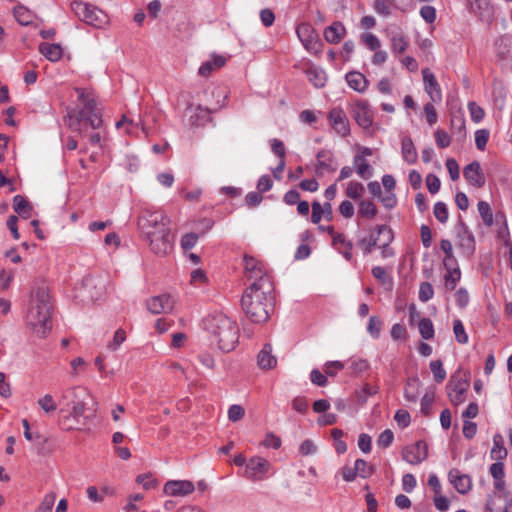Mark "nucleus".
<instances>
[{
	"instance_id": "obj_7",
	"label": "nucleus",
	"mask_w": 512,
	"mask_h": 512,
	"mask_svg": "<svg viewBox=\"0 0 512 512\" xmlns=\"http://www.w3.org/2000/svg\"><path fill=\"white\" fill-rule=\"evenodd\" d=\"M59 420L58 424L64 431H71L76 428L80 418L86 411V403L76 395L75 388H69L62 392L59 400Z\"/></svg>"
},
{
	"instance_id": "obj_26",
	"label": "nucleus",
	"mask_w": 512,
	"mask_h": 512,
	"mask_svg": "<svg viewBox=\"0 0 512 512\" xmlns=\"http://www.w3.org/2000/svg\"><path fill=\"white\" fill-rule=\"evenodd\" d=\"M450 483L460 494H467L472 488L471 478L462 474L458 469H451L448 474Z\"/></svg>"
},
{
	"instance_id": "obj_1",
	"label": "nucleus",
	"mask_w": 512,
	"mask_h": 512,
	"mask_svg": "<svg viewBox=\"0 0 512 512\" xmlns=\"http://www.w3.org/2000/svg\"><path fill=\"white\" fill-rule=\"evenodd\" d=\"M273 289L274 283L265 278L259 284H251L244 291L241 306L253 323H264L269 319L273 308Z\"/></svg>"
},
{
	"instance_id": "obj_54",
	"label": "nucleus",
	"mask_w": 512,
	"mask_h": 512,
	"mask_svg": "<svg viewBox=\"0 0 512 512\" xmlns=\"http://www.w3.org/2000/svg\"><path fill=\"white\" fill-rule=\"evenodd\" d=\"M435 142L441 149L448 147L451 143L449 134L443 129H437L434 133Z\"/></svg>"
},
{
	"instance_id": "obj_19",
	"label": "nucleus",
	"mask_w": 512,
	"mask_h": 512,
	"mask_svg": "<svg viewBox=\"0 0 512 512\" xmlns=\"http://www.w3.org/2000/svg\"><path fill=\"white\" fill-rule=\"evenodd\" d=\"M428 456V446L425 441L419 440L411 445H407L402 450V458L412 464L417 465L424 461Z\"/></svg>"
},
{
	"instance_id": "obj_3",
	"label": "nucleus",
	"mask_w": 512,
	"mask_h": 512,
	"mask_svg": "<svg viewBox=\"0 0 512 512\" xmlns=\"http://www.w3.org/2000/svg\"><path fill=\"white\" fill-rule=\"evenodd\" d=\"M78 100L83 104L81 110H70L65 118L67 126L79 134H83L87 126L98 129L102 126L103 120L97 109V103L92 90L75 88Z\"/></svg>"
},
{
	"instance_id": "obj_30",
	"label": "nucleus",
	"mask_w": 512,
	"mask_h": 512,
	"mask_svg": "<svg viewBox=\"0 0 512 512\" xmlns=\"http://www.w3.org/2000/svg\"><path fill=\"white\" fill-rule=\"evenodd\" d=\"M317 172L332 173L336 171L337 165L333 154L328 150H321L317 153Z\"/></svg>"
},
{
	"instance_id": "obj_8",
	"label": "nucleus",
	"mask_w": 512,
	"mask_h": 512,
	"mask_svg": "<svg viewBox=\"0 0 512 512\" xmlns=\"http://www.w3.org/2000/svg\"><path fill=\"white\" fill-rule=\"evenodd\" d=\"M394 239V233L388 225H376L370 229L368 236L358 240L357 244L363 251L364 255L370 254L373 249L378 248L381 250L383 258H390L395 255L394 250L390 247Z\"/></svg>"
},
{
	"instance_id": "obj_13",
	"label": "nucleus",
	"mask_w": 512,
	"mask_h": 512,
	"mask_svg": "<svg viewBox=\"0 0 512 512\" xmlns=\"http://www.w3.org/2000/svg\"><path fill=\"white\" fill-rule=\"evenodd\" d=\"M150 250L160 256L169 254L173 249V235L171 229L144 235Z\"/></svg>"
},
{
	"instance_id": "obj_48",
	"label": "nucleus",
	"mask_w": 512,
	"mask_h": 512,
	"mask_svg": "<svg viewBox=\"0 0 512 512\" xmlns=\"http://www.w3.org/2000/svg\"><path fill=\"white\" fill-rule=\"evenodd\" d=\"M355 465L358 476L362 478H368L372 476L375 472L374 466L370 465L367 461L363 459H357L355 461Z\"/></svg>"
},
{
	"instance_id": "obj_25",
	"label": "nucleus",
	"mask_w": 512,
	"mask_h": 512,
	"mask_svg": "<svg viewBox=\"0 0 512 512\" xmlns=\"http://www.w3.org/2000/svg\"><path fill=\"white\" fill-rule=\"evenodd\" d=\"M304 72L309 82L315 88H323L327 82V75L323 69L314 65L310 60L304 63Z\"/></svg>"
},
{
	"instance_id": "obj_29",
	"label": "nucleus",
	"mask_w": 512,
	"mask_h": 512,
	"mask_svg": "<svg viewBox=\"0 0 512 512\" xmlns=\"http://www.w3.org/2000/svg\"><path fill=\"white\" fill-rule=\"evenodd\" d=\"M227 59L225 56L213 54L211 59L202 63L199 67L198 73L203 77H209L218 69L226 65Z\"/></svg>"
},
{
	"instance_id": "obj_28",
	"label": "nucleus",
	"mask_w": 512,
	"mask_h": 512,
	"mask_svg": "<svg viewBox=\"0 0 512 512\" xmlns=\"http://www.w3.org/2000/svg\"><path fill=\"white\" fill-rule=\"evenodd\" d=\"M332 246L343 255L347 261L353 260V242L349 240L344 233H339L334 236Z\"/></svg>"
},
{
	"instance_id": "obj_34",
	"label": "nucleus",
	"mask_w": 512,
	"mask_h": 512,
	"mask_svg": "<svg viewBox=\"0 0 512 512\" xmlns=\"http://www.w3.org/2000/svg\"><path fill=\"white\" fill-rule=\"evenodd\" d=\"M13 209L24 219H28L32 216L33 207L22 195H16L13 198Z\"/></svg>"
},
{
	"instance_id": "obj_35",
	"label": "nucleus",
	"mask_w": 512,
	"mask_h": 512,
	"mask_svg": "<svg viewBox=\"0 0 512 512\" xmlns=\"http://www.w3.org/2000/svg\"><path fill=\"white\" fill-rule=\"evenodd\" d=\"M39 51L52 62L60 60L63 55L62 47L59 44L42 43L39 46Z\"/></svg>"
},
{
	"instance_id": "obj_12",
	"label": "nucleus",
	"mask_w": 512,
	"mask_h": 512,
	"mask_svg": "<svg viewBox=\"0 0 512 512\" xmlns=\"http://www.w3.org/2000/svg\"><path fill=\"white\" fill-rule=\"evenodd\" d=\"M272 474H274L273 466L268 459L253 456L247 460L243 477L253 482H259L267 479Z\"/></svg>"
},
{
	"instance_id": "obj_47",
	"label": "nucleus",
	"mask_w": 512,
	"mask_h": 512,
	"mask_svg": "<svg viewBox=\"0 0 512 512\" xmlns=\"http://www.w3.org/2000/svg\"><path fill=\"white\" fill-rule=\"evenodd\" d=\"M453 332L455 335V339L459 344L468 343V335L465 331L464 325L460 319H455L453 321Z\"/></svg>"
},
{
	"instance_id": "obj_16",
	"label": "nucleus",
	"mask_w": 512,
	"mask_h": 512,
	"mask_svg": "<svg viewBox=\"0 0 512 512\" xmlns=\"http://www.w3.org/2000/svg\"><path fill=\"white\" fill-rule=\"evenodd\" d=\"M244 274L250 279L254 280L252 284H259L263 279L267 278L270 282H273V277L267 271L265 264L250 255H244Z\"/></svg>"
},
{
	"instance_id": "obj_4",
	"label": "nucleus",
	"mask_w": 512,
	"mask_h": 512,
	"mask_svg": "<svg viewBox=\"0 0 512 512\" xmlns=\"http://www.w3.org/2000/svg\"><path fill=\"white\" fill-rule=\"evenodd\" d=\"M78 100L83 104L81 110H70L65 118L67 126L79 134H83L87 126L98 129L102 126L103 120L97 109V103L92 90L75 88Z\"/></svg>"
},
{
	"instance_id": "obj_32",
	"label": "nucleus",
	"mask_w": 512,
	"mask_h": 512,
	"mask_svg": "<svg viewBox=\"0 0 512 512\" xmlns=\"http://www.w3.org/2000/svg\"><path fill=\"white\" fill-rule=\"evenodd\" d=\"M257 363L261 369H273L277 365V359L272 355V347L269 343L265 344L258 353Z\"/></svg>"
},
{
	"instance_id": "obj_63",
	"label": "nucleus",
	"mask_w": 512,
	"mask_h": 512,
	"mask_svg": "<svg viewBox=\"0 0 512 512\" xmlns=\"http://www.w3.org/2000/svg\"><path fill=\"white\" fill-rule=\"evenodd\" d=\"M377 393V389L370 386L369 384H365L359 391H356V397L360 403H365L368 396L374 395Z\"/></svg>"
},
{
	"instance_id": "obj_36",
	"label": "nucleus",
	"mask_w": 512,
	"mask_h": 512,
	"mask_svg": "<svg viewBox=\"0 0 512 512\" xmlns=\"http://www.w3.org/2000/svg\"><path fill=\"white\" fill-rule=\"evenodd\" d=\"M401 151L402 157L407 163L414 164L417 162L418 154L411 138L405 137L402 139Z\"/></svg>"
},
{
	"instance_id": "obj_61",
	"label": "nucleus",
	"mask_w": 512,
	"mask_h": 512,
	"mask_svg": "<svg viewBox=\"0 0 512 512\" xmlns=\"http://www.w3.org/2000/svg\"><path fill=\"white\" fill-rule=\"evenodd\" d=\"M373 8L379 15L386 17L391 14V5L387 0H375Z\"/></svg>"
},
{
	"instance_id": "obj_20",
	"label": "nucleus",
	"mask_w": 512,
	"mask_h": 512,
	"mask_svg": "<svg viewBox=\"0 0 512 512\" xmlns=\"http://www.w3.org/2000/svg\"><path fill=\"white\" fill-rule=\"evenodd\" d=\"M456 246L462 251V254L468 258L475 252L474 236L463 222H460L457 227Z\"/></svg>"
},
{
	"instance_id": "obj_17",
	"label": "nucleus",
	"mask_w": 512,
	"mask_h": 512,
	"mask_svg": "<svg viewBox=\"0 0 512 512\" xmlns=\"http://www.w3.org/2000/svg\"><path fill=\"white\" fill-rule=\"evenodd\" d=\"M331 128L341 137H347L350 134V122L341 107L332 108L327 115Z\"/></svg>"
},
{
	"instance_id": "obj_56",
	"label": "nucleus",
	"mask_w": 512,
	"mask_h": 512,
	"mask_svg": "<svg viewBox=\"0 0 512 512\" xmlns=\"http://www.w3.org/2000/svg\"><path fill=\"white\" fill-rule=\"evenodd\" d=\"M424 113H425V116H426V121L427 123L432 126L434 124L437 123L438 121V115H437V112H436V109L433 105V102H428L424 105Z\"/></svg>"
},
{
	"instance_id": "obj_14",
	"label": "nucleus",
	"mask_w": 512,
	"mask_h": 512,
	"mask_svg": "<svg viewBox=\"0 0 512 512\" xmlns=\"http://www.w3.org/2000/svg\"><path fill=\"white\" fill-rule=\"evenodd\" d=\"M296 33L307 51L319 55L322 50V42L315 29L309 23H301L296 28Z\"/></svg>"
},
{
	"instance_id": "obj_55",
	"label": "nucleus",
	"mask_w": 512,
	"mask_h": 512,
	"mask_svg": "<svg viewBox=\"0 0 512 512\" xmlns=\"http://www.w3.org/2000/svg\"><path fill=\"white\" fill-rule=\"evenodd\" d=\"M433 212H434L435 218L439 222L445 223L448 220L449 213H448V209H447V206H446L445 203L437 202L434 205V211Z\"/></svg>"
},
{
	"instance_id": "obj_52",
	"label": "nucleus",
	"mask_w": 512,
	"mask_h": 512,
	"mask_svg": "<svg viewBox=\"0 0 512 512\" xmlns=\"http://www.w3.org/2000/svg\"><path fill=\"white\" fill-rule=\"evenodd\" d=\"M434 296V289L431 283L422 282L419 287V300L421 302H427Z\"/></svg>"
},
{
	"instance_id": "obj_40",
	"label": "nucleus",
	"mask_w": 512,
	"mask_h": 512,
	"mask_svg": "<svg viewBox=\"0 0 512 512\" xmlns=\"http://www.w3.org/2000/svg\"><path fill=\"white\" fill-rule=\"evenodd\" d=\"M507 455V450L503 445V437L496 434L493 437V447L491 449V457L496 460H501Z\"/></svg>"
},
{
	"instance_id": "obj_59",
	"label": "nucleus",
	"mask_w": 512,
	"mask_h": 512,
	"mask_svg": "<svg viewBox=\"0 0 512 512\" xmlns=\"http://www.w3.org/2000/svg\"><path fill=\"white\" fill-rule=\"evenodd\" d=\"M420 15L425 22L432 24L436 20V9L430 5L422 6L420 9Z\"/></svg>"
},
{
	"instance_id": "obj_42",
	"label": "nucleus",
	"mask_w": 512,
	"mask_h": 512,
	"mask_svg": "<svg viewBox=\"0 0 512 512\" xmlns=\"http://www.w3.org/2000/svg\"><path fill=\"white\" fill-rule=\"evenodd\" d=\"M418 329L423 339L431 340L434 338L435 330L433 322L430 318H422L418 323Z\"/></svg>"
},
{
	"instance_id": "obj_53",
	"label": "nucleus",
	"mask_w": 512,
	"mask_h": 512,
	"mask_svg": "<svg viewBox=\"0 0 512 512\" xmlns=\"http://www.w3.org/2000/svg\"><path fill=\"white\" fill-rule=\"evenodd\" d=\"M391 337L395 341H406L408 338V332L404 325L396 323L391 328Z\"/></svg>"
},
{
	"instance_id": "obj_49",
	"label": "nucleus",
	"mask_w": 512,
	"mask_h": 512,
	"mask_svg": "<svg viewBox=\"0 0 512 512\" xmlns=\"http://www.w3.org/2000/svg\"><path fill=\"white\" fill-rule=\"evenodd\" d=\"M478 211H479V214H480L484 224L487 226H492L494 220H493V213H492L489 203H487L485 201H480L478 203Z\"/></svg>"
},
{
	"instance_id": "obj_15",
	"label": "nucleus",
	"mask_w": 512,
	"mask_h": 512,
	"mask_svg": "<svg viewBox=\"0 0 512 512\" xmlns=\"http://www.w3.org/2000/svg\"><path fill=\"white\" fill-rule=\"evenodd\" d=\"M469 387V379L462 378L459 374L452 375L446 387L450 402L454 406L465 402Z\"/></svg>"
},
{
	"instance_id": "obj_27",
	"label": "nucleus",
	"mask_w": 512,
	"mask_h": 512,
	"mask_svg": "<svg viewBox=\"0 0 512 512\" xmlns=\"http://www.w3.org/2000/svg\"><path fill=\"white\" fill-rule=\"evenodd\" d=\"M347 30L340 21H334L331 25L324 29V39L330 44H338L346 36Z\"/></svg>"
},
{
	"instance_id": "obj_44",
	"label": "nucleus",
	"mask_w": 512,
	"mask_h": 512,
	"mask_svg": "<svg viewBox=\"0 0 512 512\" xmlns=\"http://www.w3.org/2000/svg\"><path fill=\"white\" fill-rule=\"evenodd\" d=\"M361 42L371 51L381 49L382 43L379 38L372 33H363L360 36Z\"/></svg>"
},
{
	"instance_id": "obj_57",
	"label": "nucleus",
	"mask_w": 512,
	"mask_h": 512,
	"mask_svg": "<svg viewBox=\"0 0 512 512\" xmlns=\"http://www.w3.org/2000/svg\"><path fill=\"white\" fill-rule=\"evenodd\" d=\"M468 109L470 112L471 119L475 123L480 122L485 116L484 110L475 102H469Z\"/></svg>"
},
{
	"instance_id": "obj_45",
	"label": "nucleus",
	"mask_w": 512,
	"mask_h": 512,
	"mask_svg": "<svg viewBox=\"0 0 512 512\" xmlns=\"http://www.w3.org/2000/svg\"><path fill=\"white\" fill-rule=\"evenodd\" d=\"M430 370L433 373L434 380L437 383H442L446 378V371L443 368V363L441 360H433L430 362Z\"/></svg>"
},
{
	"instance_id": "obj_50",
	"label": "nucleus",
	"mask_w": 512,
	"mask_h": 512,
	"mask_svg": "<svg viewBox=\"0 0 512 512\" xmlns=\"http://www.w3.org/2000/svg\"><path fill=\"white\" fill-rule=\"evenodd\" d=\"M383 322L378 316H371L369 318L367 331L375 339L379 338L382 330Z\"/></svg>"
},
{
	"instance_id": "obj_39",
	"label": "nucleus",
	"mask_w": 512,
	"mask_h": 512,
	"mask_svg": "<svg viewBox=\"0 0 512 512\" xmlns=\"http://www.w3.org/2000/svg\"><path fill=\"white\" fill-rule=\"evenodd\" d=\"M390 43H391V50L394 53V55H396V56L403 54L409 46V41L402 34L393 35L390 38Z\"/></svg>"
},
{
	"instance_id": "obj_37",
	"label": "nucleus",
	"mask_w": 512,
	"mask_h": 512,
	"mask_svg": "<svg viewBox=\"0 0 512 512\" xmlns=\"http://www.w3.org/2000/svg\"><path fill=\"white\" fill-rule=\"evenodd\" d=\"M13 15L17 22L23 26L32 24L35 18V14L24 6L15 7Z\"/></svg>"
},
{
	"instance_id": "obj_38",
	"label": "nucleus",
	"mask_w": 512,
	"mask_h": 512,
	"mask_svg": "<svg viewBox=\"0 0 512 512\" xmlns=\"http://www.w3.org/2000/svg\"><path fill=\"white\" fill-rule=\"evenodd\" d=\"M444 288L446 291H453L458 282L461 279V270L460 268H452L446 270L444 274Z\"/></svg>"
},
{
	"instance_id": "obj_22",
	"label": "nucleus",
	"mask_w": 512,
	"mask_h": 512,
	"mask_svg": "<svg viewBox=\"0 0 512 512\" xmlns=\"http://www.w3.org/2000/svg\"><path fill=\"white\" fill-rule=\"evenodd\" d=\"M146 307L152 314L168 313L173 310L174 300L168 294L158 295L148 299Z\"/></svg>"
},
{
	"instance_id": "obj_41",
	"label": "nucleus",
	"mask_w": 512,
	"mask_h": 512,
	"mask_svg": "<svg viewBox=\"0 0 512 512\" xmlns=\"http://www.w3.org/2000/svg\"><path fill=\"white\" fill-rule=\"evenodd\" d=\"M356 173L363 179H368L372 175V168L363 156L354 157Z\"/></svg>"
},
{
	"instance_id": "obj_11",
	"label": "nucleus",
	"mask_w": 512,
	"mask_h": 512,
	"mask_svg": "<svg viewBox=\"0 0 512 512\" xmlns=\"http://www.w3.org/2000/svg\"><path fill=\"white\" fill-rule=\"evenodd\" d=\"M71 9L81 21L95 28H103L108 23V15L104 11L81 0L73 1Z\"/></svg>"
},
{
	"instance_id": "obj_9",
	"label": "nucleus",
	"mask_w": 512,
	"mask_h": 512,
	"mask_svg": "<svg viewBox=\"0 0 512 512\" xmlns=\"http://www.w3.org/2000/svg\"><path fill=\"white\" fill-rule=\"evenodd\" d=\"M212 94H216L218 99L216 102H209L205 107L201 105H189L186 109V116L188 123L191 126H203L206 122L210 121V115L219 111L226 103L227 91L224 87L217 86L212 89Z\"/></svg>"
},
{
	"instance_id": "obj_10",
	"label": "nucleus",
	"mask_w": 512,
	"mask_h": 512,
	"mask_svg": "<svg viewBox=\"0 0 512 512\" xmlns=\"http://www.w3.org/2000/svg\"><path fill=\"white\" fill-rule=\"evenodd\" d=\"M138 226L143 235L170 229V220L162 210L143 209L138 217Z\"/></svg>"
},
{
	"instance_id": "obj_33",
	"label": "nucleus",
	"mask_w": 512,
	"mask_h": 512,
	"mask_svg": "<svg viewBox=\"0 0 512 512\" xmlns=\"http://www.w3.org/2000/svg\"><path fill=\"white\" fill-rule=\"evenodd\" d=\"M378 214V208L371 200H360L358 202V218L373 220Z\"/></svg>"
},
{
	"instance_id": "obj_21",
	"label": "nucleus",
	"mask_w": 512,
	"mask_h": 512,
	"mask_svg": "<svg viewBox=\"0 0 512 512\" xmlns=\"http://www.w3.org/2000/svg\"><path fill=\"white\" fill-rule=\"evenodd\" d=\"M463 176L466 181L475 188L479 189L485 185L486 178L478 161H473L465 166Z\"/></svg>"
},
{
	"instance_id": "obj_46",
	"label": "nucleus",
	"mask_w": 512,
	"mask_h": 512,
	"mask_svg": "<svg viewBox=\"0 0 512 512\" xmlns=\"http://www.w3.org/2000/svg\"><path fill=\"white\" fill-rule=\"evenodd\" d=\"M40 408L47 414L53 413L57 410V402L51 394H45L37 401Z\"/></svg>"
},
{
	"instance_id": "obj_23",
	"label": "nucleus",
	"mask_w": 512,
	"mask_h": 512,
	"mask_svg": "<svg viewBox=\"0 0 512 512\" xmlns=\"http://www.w3.org/2000/svg\"><path fill=\"white\" fill-rule=\"evenodd\" d=\"M424 88L430 96L432 102H440L442 99V91L440 85L429 68L422 69Z\"/></svg>"
},
{
	"instance_id": "obj_60",
	"label": "nucleus",
	"mask_w": 512,
	"mask_h": 512,
	"mask_svg": "<svg viewBox=\"0 0 512 512\" xmlns=\"http://www.w3.org/2000/svg\"><path fill=\"white\" fill-rule=\"evenodd\" d=\"M394 419L400 428H406L411 421L409 412L404 409L397 410Z\"/></svg>"
},
{
	"instance_id": "obj_2",
	"label": "nucleus",
	"mask_w": 512,
	"mask_h": 512,
	"mask_svg": "<svg viewBox=\"0 0 512 512\" xmlns=\"http://www.w3.org/2000/svg\"><path fill=\"white\" fill-rule=\"evenodd\" d=\"M78 100L83 104L81 110H70L65 118L67 126L79 134H83L87 126L98 129L102 126L103 120L97 109V103L92 90L75 88Z\"/></svg>"
},
{
	"instance_id": "obj_43",
	"label": "nucleus",
	"mask_w": 512,
	"mask_h": 512,
	"mask_svg": "<svg viewBox=\"0 0 512 512\" xmlns=\"http://www.w3.org/2000/svg\"><path fill=\"white\" fill-rule=\"evenodd\" d=\"M364 186L362 183L357 181H350L347 184L345 195L353 200H363L362 196L364 194Z\"/></svg>"
},
{
	"instance_id": "obj_62",
	"label": "nucleus",
	"mask_w": 512,
	"mask_h": 512,
	"mask_svg": "<svg viewBox=\"0 0 512 512\" xmlns=\"http://www.w3.org/2000/svg\"><path fill=\"white\" fill-rule=\"evenodd\" d=\"M208 278L202 269H195L191 272L190 283L194 286H201L207 282Z\"/></svg>"
},
{
	"instance_id": "obj_18",
	"label": "nucleus",
	"mask_w": 512,
	"mask_h": 512,
	"mask_svg": "<svg viewBox=\"0 0 512 512\" xmlns=\"http://www.w3.org/2000/svg\"><path fill=\"white\" fill-rule=\"evenodd\" d=\"M352 116L363 129H369L373 125L374 115L367 100H357L352 109Z\"/></svg>"
},
{
	"instance_id": "obj_64",
	"label": "nucleus",
	"mask_w": 512,
	"mask_h": 512,
	"mask_svg": "<svg viewBox=\"0 0 512 512\" xmlns=\"http://www.w3.org/2000/svg\"><path fill=\"white\" fill-rule=\"evenodd\" d=\"M371 272L373 277L383 285L391 281V278L384 267L375 266L372 268Z\"/></svg>"
},
{
	"instance_id": "obj_58",
	"label": "nucleus",
	"mask_w": 512,
	"mask_h": 512,
	"mask_svg": "<svg viewBox=\"0 0 512 512\" xmlns=\"http://www.w3.org/2000/svg\"><path fill=\"white\" fill-rule=\"evenodd\" d=\"M355 49V44L352 40L345 41L341 47V51L339 53L340 58L343 62H348L351 58Z\"/></svg>"
},
{
	"instance_id": "obj_5",
	"label": "nucleus",
	"mask_w": 512,
	"mask_h": 512,
	"mask_svg": "<svg viewBox=\"0 0 512 512\" xmlns=\"http://www.w3.org/2000/svg\"><path fill=\"white\" fill-rule=\"evenodd\" d=\"M51 310L48 287L41 285L34 288L31 291L26 319L36 334L45 336L52 329Z\"/></svg>"
},
{
	"instance_id": "obj_24",
	"label": "nucleus",
	"mask_w": 512,
	"mask_h": 512,
	"mask_svg": "<svg viewBox=\"0 0 512 512\" xmlns=\"http://www.w3.org/2000/svg\"><path fill=\"white\" fill-rule=\"evenodd\" d=\"M194 490V484L188 480H171L164 486V492L169 496H187Z\"/></svg>"
},
{
	"instance_id": "obj_51",
	"label": "nucleus",
	"mask_w": 512,
	"mask_h": 512,
	"mask_svg": "<svg viewBox=\"0 0 512 512\" xmlns=\"http://www.w3.org/2000/svg\"><path fill=\"white\" fill-rule=\"evenodd\" d=\"M489 136L490 133L487 129H480L475 132V144L478 150H485Z\"/></svg>"
},
{
	"instance_id": "obj_31",
	"label": "nucleus",
	"mask_w": 512,
	"mask_h": 512,
	"mask_svg": "<svg viewBox=\"0 0 512 512\" xmlns=\"http://www.w3.org/2000/svg\"><path fill=\"white\" fill-rule=\"evenodd\" d=\"M345 80L351 89L359 93H364L369 86V81L366 76L358 71L348 72L345 76Z\"/></svg>"
},
{
	"instance_id": "obj_6",
	"label": "nucleus",
	"mask_w": 512,
	"mask_h": 512,
	"mask_svg": "<svg viewBox=\"0 0 512 512\" xmlns=\"http://www.w3.org/2000/svg\"><path fill=\"white\" fill-rule=\"evenodd\" d=\"M205 330L214 336L218 347L224 352L232 351L239 339V328L235 321L223 313L209 315L204 320Z\"/></svg>"
}]
</instances>
